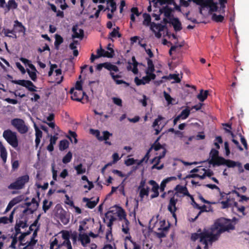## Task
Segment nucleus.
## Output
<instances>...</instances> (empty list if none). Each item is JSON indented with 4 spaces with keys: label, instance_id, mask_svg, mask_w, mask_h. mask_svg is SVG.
I'll list each match as a JSON object with an SVG mask.
<instances>
[{
    "label": "nucleus",
    "instance_id": "obj_1",
    "mask_svg": "<svg viewBox=\"0 0 249 249\" xmlns=\"http://www.w3.org/2000/svg\"><path fill=\"white\" fill-rule=\"evenodd\" d=\"M213 228L214 230H216V233L219 236L225 231L234 230L235 226L231 219L220 217L215 221Z\"/></svg>",
    "mask_w": 249,
    "mask_h": 249
},
{
    "label": "nucleus",
    "instance_id": "obj_2",
    "mask_svg": "<svg viewBox=\"0 0 249 249\" xmlns=\"http://www.w3.org/2000/svg\"><path fill=\"white\" fill-rule=\"evenodd\" d=\"M214 230L212 228V230L204 229L202 232L200 229H199L198 232H200V237L199 241L202 244L208 243V242H213L217 240L219 236L217 233H213Z\"/></svg>",
    "mask_w": 249,
    "mask_h": 249
},
{
    "label": "nucleus",
    "instance_id": "obj_3",
    "mask_svg": "<svg viewBox=\"0 0 249 249\" xmlns=\"http://www.w3.org/2000/svg\"><path fill=\"white\" fill-rule=\"evenodd\" d=\"M29 175H24L18 177L14 182L11 183L8 188L10 190H20L24 188L25 184L29 181Z\"/></svg>",
    "mask_w": 249,
    "mask_h": 249
},
{
    "label": "nucleus",
    "instance_id": "obj_4",
    "mask_svg": "<svg viewBox=\"0 0 249 249\" xmlns=\"http://www.w3.org/2000/svg\"><path fill=\"white\" fill-rule=\"evenodd\" d=\"M3 137L12 147L16 148L18 146V140L16 133L10 129L4 131Z\"/></svg>",
    "mask_w": 249,
    "mask_h": 249
},
{
    "label": "nucleus",
    "instance_id": "obj_5",
    "mask_svg": "<svg viewBox=\"0 0 249 249\" xmlns=\"http://www.w3.org/2000/svg\"><path fill=\"white\" fill-rule=\"evenodd\" d=\"M11 124L20 134H25L28 130L27 126L25 124L24 121L21 119H14L11 121Z\"/></svg>",
    "mask_w": 249,
    "mask_h": 249
},
{
    "label": "nucleus",
    "instance_id": "obj_6",
    "mask_svg": "<svg viewBox=\"0 0 249 249\" xmlns=\"http://www.w3.org/2000/svg\"><path fill=\"white\" fill-rule=\"evenodd\" d=\"M12 83L18 84L25 87L29 91L31 92L36 91V86L30 80H12Z\"/></svg>",
    "mask_w": 249,
    "mask_h": 249
},
{
    "label": "nucleus",
    "instance_id": "obj_7",
    "mask_svg": "<svg viewBox=\"0 0 249 249\" xmlns=\"http://www.w3.org/2000/svg\"><path fill=\"white\" fill-rule=\"evenodd\" d=\"M71 94V99L73 101L78 102H82V100L84 97L87 99H88V96L84 92H81V91H76L74 89H71L70 91Z\"/></svg>",
    "mask_w": 249,
    "mask_h": 249
},
{
    "label": "nucleus",
    "instance_id": "obj_8",
    "mask_svg": "<svg viewBox=\"0 0 249 249\" xmlns=\"http://www.w3.org/2000/svg\"><path fill=\"white\" fill-rule=\"evenodd\" d=\"M166 153V150L165 148H163V150L162 153L159 156H157L152 160L151 163H153L155 162V164L152 167V169H157L160 170L163 168V164H162L160 166H158V164L160 162V160L165 157Z\"/></svg>",
    "mask_w": 249,
    "mask_h": 249
},
{
    "label": "nucleus",
    "instance_id": "obj_9",
    "mask_svg": "<svg viewBox=\"0 0 249 249\" xmlns=\"http://www.w3.org/2000/svg\"><path fill=\"white\" fill-rule=\"evenodd\" d=\"M103 67L109 71H114L115 72L119 71V68L117 66L113 65L110 62L99 64L97 65L96 69L97 70L100 71Z\"/></svg>",
    "mask_w": 249,
    "mask_h": 249
},
{
    "label": "nucleus",
    "instance_id": "obj_10",
    "mask_svg": "<svg viewBox=\"0 0 249 249\" xmlns=\"http://www.w3.org/2000/svg\"><path fill=\"white\" fill-rule=\"evenodd\" d=\"M78 27L77 25H74L72 27V31L73 32V35H72V38H80L82 39L84 36V31L82 29H80L79 30V33L77 32Z\"/></svg>",
    "mask_w": 249,
    "mask_h": 249
},
{
    "label": "nucleus",
    "instance_id": "obj_11",
    "mask_svg": "<svg viewBox=\"0 0 249 249\" xmlns=\"http://www.w3.org/2000/svg\"><path fill=\"white\" fill-rule=\"evenodd\" d=\"M174 11V9L169 7L168 6L166 5L165 6H163L162 8H160L159 12L160 14L163 13L164 16L168 18H171V17H173V16L172 15V13Z\"/></svg>",
    "mask_w": 249,
    "mask_h": 249
},
{
    "label": "nucleus",
    "instance_id": "obj_12",
    "mask_svg": "<svg viewBox=\"0 0 249 249\" xmlns=\"http://www.w3.org/2000/svg\"><path fill=\"white\" fill-rule=\"evenodd\" d=\"M170 23L173 25L176 31H179L182 29L181 22L177 18H170Z\"/></svg>",
    "mask_w": 249,
    "mask_h": 249
},
{
    "label": "nucleus",
    "instance_id": "obj_13",
    "mask_svg": "<svg viewBox=\"0 0 249 249\" xmlns=\"http://www.w3.org/2000/svg\"><path fill=\"white\" fill-rule=\"evenodd\" d=\"M14 28L17 32L23 33L24 35L25 34L26 28L23 25L21 22H19L18 20L14 21Z\"/></svg>",
    "mask_w": 249,
    "mask_h": 249
},
{
    "label": "nucleus",
    "instance_id": "obj_14",
    "mask_svg": "<svg viewBox=\"0 0 249 249\" xmlns=\"http://www.w3.org/2000/svg\"><path fill=\"white\" fill-rule=\"evenodd\" d=\"M99 201V197H97L96 200L91 201L90 199L84 197L83 198V201L86 202V206L89 209H93L97 204Z\"/></svg>",
    "mask_w": 249,
    "mask_h": 249
},
{
    "label": "nucleus",
    "instance_id": "obj_15",
    "mask_svg": "<svg viewBox=\"0 0 249 249\" xmlns=\"http://www.w3.org/2000/svg\"><path fill=\"white\" fill-rule=\"evenodd\" d=\"M175 190L176 191L177 193L182 194L184 196H191L186 186H182L179 184L177 185L175 188Z\"/></svg>",
    "mask_w": 249,
    "mask_h": 249
},
{
    "label": "nucleus",
    "instance_id": "obj_16",
    "mask_svg": "<svg viewBox=\"0 0 249 249\" xmlns=\"http://www.w3.org/2000/svg\"><path fill=\"white\" fill-rule=\"evenodd\" d=\"M79 240L80 241L82 245L84 247H86L87 246V244L89 243L90 241V238L86 233H80L79 234Z\"/></svg>",
    "mask_w": 249,
    "mask_h": 249
},
{
    "label": "nucleus",
    "instance_id": "obj_17",
    "mask_svg": "<svg viewBox=\"0 0 249 249\" xmlns=\"http://www.w3.org/2000/svg\"><path fill=\"white\" fill-rule=\"evenodd\" d=\"M177 201V199H175L174 196L170 198L169 203L168 206V210L170 213H173L176 211L177 208L176 205Z\"/></svg>",
    "mask_w": 249,
    "mask_h": 249
},
{
    "label": "nucleus",
    "instance_id": "obj_18",
    "mask_svg": "<svg viewBox=\"0 0 249 249\" xmlns=\"http://www.w3.org/2000/svg\"><path fill=\"white\" fill-rule=\"evenodd\" d=\"M15 210H13L10 213L9 217L2 216L0 217V224H7L9 222L12 223L13 221L14 214Z\"/></svg>",
    "mask_w": 249,
    "mask_h": 249
},
{
    "label": "nucleus",
    "instance_id": "obj_19",
    "mask_svg": "<svg viewBox=\"0 0 249 249\" xmlns=\"http://www.w3.org/2000/svg\"><path fill=\"white\" fill-rule=\"evenodd\" d=\"M0 157L3 162L6 161L7 152L4 146L3 145L2 142L0 141Z\"/></svg>",
    "mask_w": 249,
    "mask_h": 249
},
{
    "label": "nucleus",
    "instance_id": "obj_20",
    "mask_svg": "<svg viewBox=\"0 0 249 249\" xmlns=\"http://www.w3.org/2000/svg\"><path fill=\"white\" fill-rule=\"evenodd\" d=\"M147 61L148 67L145 71L146 73H154L153 72L155 71V67L152 60L148 58H147Z\"/></svg>",
    "mask_w": 249,
    "mask_h": 249
},
{
    "label": "nucleus",
    "instance_id": "obj_21",
    "mask_svg": "<svg viewBox=\"0 0 249 249\" xmlns=\"http://www.w3.org/2000/svg\"><path fill=\"white\" fill-rule=\"evenodd\" d=\"M226 159L222 157H218L212 162L210 163V164H213V166H220L221 165H225Z\"/></svg>",
    "mask_w": 249,
    "mask_h": 249
},
{
    "label": "nucleus",
    "instance_id": "obj_22",
    "mask_svg": "<svg viewBox=\"0 0 249 249\" xmlns=\"http://www.w3.org/2000/svg\"><path fill=\"white\" fill-rule=\"evenodd\" d=\"M229 168H233L235 166L241 167V163L239 162H236L231 160H226L225 164Z\"/></svg>",
    "mask_w": 249,
    "mask_h": 249
},
{
    "label": "nucleus",
    "instance_id": "obj_23",
    "mask_svg": "<svg viewBox=\"0 0 249 249\" xmlns=\"http://www.w3.org/2000/svg\"><path fill=\"white\" fill-rule=\"evenodd\" d=\"M207 3H208L207 6L210 7L211 12H216L217 11V2H214L213 0H207Z\"/></svg>",
    "mask_w": 249,
    "mask_h": 249
},
{
    "label": "nucleus",
    "instance_id": "obj_24",
    "mask_svg": "<svg viewBox=\"0 0 249 249\" xmlns=\"http://www.w3.org/2000/svg\"><path fill=\"white\" fill-rule=\"evenodd\" d=\"M139 190H140L139 196L141 198V200L142 201L144 196H148L149 193V187L146 186L144 188H142Z\"/></svg>",
    "mask_w": 249,
    "mask_h": 249
},
{
    "label": "nucleus",
    "instance_id": "obj_25",
    "mask_svg": "<svg viewBox=\"0 0 249 249\" xmlns=\"http://www.w3.org/2000/svg\"><path fill=\"white\" fill-rule=\"evenodd\" d=\"M55 41H54V46L56 50H58L59 48V46L61 44H62L64 41L63 37L59 35L56 34L55 35Z\"/></svg>",
    "mask_w": 249,
    "mask_h": 249
},
{
    "label": "nucleus",
    "instance_id": "obj_26",
    "mask_svg": "<svg viewBox=\"0 0 249 249\" xmlns=\"http://www.w3.org/2000/svg\"><path fill=\"white\" fill-rule=\"evenodd\" d=\"M208 95V90H206L204 91L203 89H201L200 91V93L197 95V97L200 101L203 102L207 99Z\"/></svg>",
    "mask_w": 249,
    "mask_h": 249
},
{
    "label": "nucleus",
    "instance_id": "obj_27",
    "mask_svg": "<svg viewBox=\"0 0 249 249\" xmlns=\"http://www.w3.org/2000/svg\"><path fill=\"white\" fill-rule=\"evenodd\" d=\"M109 46H111V44L109 43L107 47V49L109 51L104 52L103 57H106L107 58H112L114 55V51L113 49H109Z\"/></svg>",
    "mask_w": 249,
    "mask_h": 249
},
{
    "label": "nucleus",
    "instance_id": "obj_28",
    "mask_svg": "<svg viewBox=\"0 0 249 249\" xmlns=\"http://www.w3.org/2000/svg\"><path fill=\"white\" fill-rule=\"evenodd\" d=\"M219 152L217 149H215L214 148L212 149L210 153V156L211 157V159L209 161V163H212L213 160H214L217 157H219Z\"/></svg>",
    "mask_w": 249,
    "mask_h": 249
},
{
    "label": "nucleus",
    "instance_id": "obj_29",
    "mask_svg": "<svg viewBox=\"0 0 249 249\" xmlns=\"http://www.w3.org/2000/svg\"><path fill=\"white\" fill-rule=\"evenodd\" d=\"M120 28L119 27H117L116 28H114L113 31L110 32L109 34L108 38H111V37H121V34L119 32Z\"/></svg>",
    "mask_w": 249,
    "mask_h": 249
},
{
    "label": "nucleus",
    "instance_id": "obj_30",
    "mask_svg": "<svg viewBox=\"0 0 249 249\" xmlns=\"http://www.w3.org/2000/svg\"><path fill=\"white\" fill-rule=\"evenodd\" d=\"M146 74L147 75L143 76L142 78L144 85L146 83H149L151 80H154L156 78V75L154 73Z\"/></svg>",
    "mask_w": 249,
    "mask_h": 249
},
{
    "label": "nucleus",
    "instance_id": "obj_31",
    "mask_svg": "<svg viewBox=\"0 0 249 249\" xmlns=\"http://www.w3.org/2000/svg\"><path fill=\"white\" fill-rule=\"evenodd\" d=\"M117 215L121 220H124V222H125L126 220H128L126 218V214L124 210L122 208H120V209L118 211Z\"/></svg>",
    "mask_w": 249,
    "mask_h": 249
},
{
    "label": "nucleus",
    "instance_id": "obj_32",
    "mask_svg": "<svg viewBox=\"0 0 249 249\" xmlns=\"http://www.w3.org/2000/svg\"><path fill=\"white\" fill-rule=\"evenodd\" d=\"M143 17L144 18V20L143 21V24L145 26H148L152 23L151 22V18L150 15L147 13H144L143 14Z\"/></svg>",
    "mask_w": 249,
    "mask_h": 249
},
{
    "label": "nucleus",
    "instance_id": "obj_33",
    "mask_svg": "<svg viewBox=\"0 0 249 249\" xmlns=\"http://www.w3.org/2000/svg\"><path fill=\"white\" fill-rule=\"evenodd\" d=\"M69 142L67 140H63L60 141L59 145V150L63 151L68 148Z\"/></svg>",
    "mask_w": 249,
    "mask_h": 249
},
{
    "label": "nucleus",
    "instance_id": "obj_34",
    "mask_svg": "<svg viewBox=\"0 0 249 249\" xmlns=\"http://www.w3.org/2000/svg\"><path fill=\"white\" fill-rule=\"evenodd\" d=\"M7 11L10 10L11 9H16L18 7V4L14 0H9L8 3L5 5Z\"/></svg>",
    "mask_w": 249,
    "mask_h": 249
},
{
    "label": "nucleus",
    "instance_id": "obj_35",
    "mask_svg": "<svg viewBox=\"0 0 249 249\" xmlns=\"http://www.w3.org/2000/svg\"><path fill=\"white\" fill-rule=\"evenodd\" d=\"M164 26L161 24H156L154 22H152L150 26V29L153 32H155L154 28L159 30L160 32L163 31Z\"/></svg>",
    "mask_w": 249,
    "mask_h": 249
},
{
    "label": "nucleus",
    "instance_id": "obj_36",
    "mask_svg": "<svg viewBox=\"0 0 249 249\" xmlns=\"http://www.w3.org/2000/svg\"><path fill=\"white\" fill-rule=\"evenodd\" d=\"M52 204V201L49 202L46 199L43 200L42 209L44 213H46L51 208Z\"/></svg>",
    "mask_w": 249,
    "mask_h": 249
},
{
    "label": "nucleus",
    "instance_id": "obj_37",
    "mask_svg": "<svg viewBox=\"0 0 249 249\" xmlns=\"http://www.w3.org/2000/svg\"><path fill=\"white\" fill-rule=\"evenodd\" d=\"M148 184L151 185L152 187L151 191L153 193L159 191V184L154 180H150L148 181Z\"/></svg>",
    "mask_w": 249,
    "mask_h": 249
},
{
    "label": "nucleus",
    "instance_id": "obj_38",
    "mask_svg": "<svg viewBox=\"0 0 249 249\" xmlns=\"http://www.w3.org/2000/svg\"><path fill=\"white\" fill-rule=\"evenodd\" d=\"M224 17L222 15H217L214 13L212 15V19L216 22H222L224 20Z\"/></svg>",
    "mask_w": 249,
    "mask_h": 249
},
{
    "label": "nucleus",
    "instance_id": "obj_39",
    "mask_svg": "<svg viewBox=\"0 0 249 249\" xmlns=\"http://www.w3.org/2000/svg\"><path fill=\"white\" fill-rule=\"evenodd\" d=\"M72 153L71 152L69 151L67 153V154L63 157L62 159V162L64 163H68L70 162L72 159Z\"/></svg>",
    "mask_w": 249,
    "mask_h": 249
},
{
    "label": "nucleus",
    "instance_id": "obj_40",
    "mask_svg": "<svg viewBox=\"0 0 249 249\" xmlns=\"http://www.w3.org/2000/svg\"><path fill=\"white\" fill-rule=\"evenodd\" d=\"M103 136L98 138V140L100 141H107L109 139L110 136H112V134L107 131L103 132Z\"/></svg>",
    "mask_w": 249,
    "mask_h": 249
},
{
    "label": "nucleus",
    "instance_id": "obj_41",
    "mask_svg": "<svg viewBox=\"0 0 249 249\" xmlns=\"http://www.w3.org/2000/svg\"><path fill=\"white\" fill-rule=\"evenodd\" d=\"M20 228L24 229L28 227L27 224V218L24 219V220H19V221H17L16 224Z\"/></svg>",
    "mask_w": 249,
    "mask_h": 249
},
{
    "label": "nucleus",
    "instance_id": "obj_42",
    "mask_svg": "<svg viewBox=\"0 0 249 249\" xmlns=\"http://www.w3.org/2000/svg\"><path fill=\"white\" fill-rule=\"evenodd\" d=\"M160 227L158 229V231H167L169 228V225L168 226H165L166 222L165 220L160 221Z\"/></svg>",
    "mask_w": 249,
    "mask_h": 249
},
{
    "label": "nucleus",
    "instance_id": "obj_43",
    "mask_svg": "<svg viewBox=\"0 0 249 249\" xmlns=\"http://www.w3.org/2000/svg\"><path fill=\"white\" fill-rule=\"evenodd\" d=\"M74 168L76 170L77 174L78 175L82 174L86 172V169L83 168V165L82 163H80L75 166Z\"/></svg>",
    "mask_w": 249,
    "mask_h": 249
},
{
    "label": "nucleus",
    "instance_id": "obj_44",
    "mask_svg": "<svg viewBox=\"0 0 249 249\" xmlns=\"http://www.w3.org/2000/svg\"><path fill=\"white\" fill-rule=\"evenodd\" d=\"M18 202V201L17 200L16 198H14L12 199L11 201H10L6 208L4 213H6L9 211H10L11 209Z\"/></svg>",
    "mask_w": 249,
    "mask_h": 249
},
{
    "label": "nucleus",
    "instance_id": "obj_45",
    "mask_svg": "<svg viewBox=\"0 0 249 249\" xmlns=\"http://www.w3.org/2000/svg\"><path fill=\"white\" fill-rule=\"evenodd\" d=\"M27 72L29 74L30 78L33 81H36V71H30L29 69H27Z\"/></svg>",
    "mask_w": 249,
    "mask_h": 249
},
{
    "label": "nucleus",
    "instance_id": "obj_46",
    "mask_svg": "<svg viewBox=\"0 0 249 249\" xmlns=\"http://www.w3.org/2000/svg\"><path fill=\"white\" fill-rule=\"evenodd\" d=\"M190 113V109L188 108H186L181 112V113L179 115V116H180V118L181 117L182 119H185L189 116Z\"/></svg>",
    "mask_w": 249,
    "mask_h": 249
},
{
    "label": "nucleus",
    "instance_id": "obj_47",
    "mask_svg": "<svg viewBox=\"0 0 249 249\" xmlns=\"http://www.w3.org/2000/svg\"><path fill=\"white\" fill-rule=\"evenodd\" d=\"M69 136H68V138L71 140V141L72 142V140L71 139V138L72 137L74 139V143H77L78 141H77V139H76V137H77L76 133L74 131L69 130Z\"/></svg>",
    "mask_w": 249,
    "mask_h": 249
},
{
    "label": "nucleus",
    "instance_id": "obj_48",
    "mask_svg": "<svg viewBox=\"0 0 249 249\" xmlns=\"http://www.w3.org/2000/svg\"><path fill=\"white\" fill-rule=\"evenodd\" d=\"M105 217L107 219H108L109 221H114L116 220V218L113 215L111 211H108L105 214Z\"/></svg>",
    "mask_w": 249,
    "mask_h": 249
},
{
    "label": "nucleus",
    "instance_id": "obj_49",
    "mask_svg": "<svg viewBox=\"0 0 249 249\" xmlns=\"http://www.w3.org/2000/svg\"><path fill=\"white\" fill-rule=\"evenodd\" d=\"M125 222L126 224V227H124V225H122V231L125 234H129V228L128 227L129 225V222L128 220H126Z\"/></svg>",
    "mask_w": 249,
    "mask_h": 249
},
{
    "label": "nucleus",
    "instance_id": "obj_50",
    "mask_svg": "<svg viewBox=\"0 0 249 249\" xmlns=\"http://www.w3.org/2000/svg\"><path fill=\"white\" fill-rule=\"evenodd\" d=\"M162 148L163 147L160 143H154L149 149L151 150L152 149H153L157 151Z\"/></svg>",
    "mask_w": 249,
    "mask_h": 249
},
{
    "label": "nucleus",
    "instance_id": "obj_51",
    "mask_svg": "<svg viewBox=\"0 0 249 249\" xmlns=\"http://www.w3.org/2000/svg\"><path fill=\"white\" fill-rule=\"evenodd\" d=\"M84 181H87L89 184L88 190H90L92 188H93L94 185L92 182L89 180L88 177L86 176H83L81 178Z\"/></svg>",
    "mask_w": 249,
    "mask_h": 249
},
{
    "label": "nucleus",
    "instance_id": "obj_52",
    "mask_svg": "<svg viewBox=\"0 0 249 249\" xmlns=\"http://www.w3.org/2000/svg\"><path fill=\"white\" fill-rule=\"evenodd\" d=\"M137 160L133 158H129L125 160L124 163L126 166H130L136 163Z\"/></svg>",
    "mask_w": 249,
    "mask_h": 249
},
{
    "label": "nucleus",
    "instance_id": "obj_53",
    "mask_svg": "<svg viewBox=\"0 0 249 249\" xmlns=\"http://www.w3.org/2000/svg\"><path fill=\"white\" fill-rule=\"evenodd\" d=\"M125 178L124 179V180L122 182V183L119 185V186L118 187V188H119V191L124 196H125V193L124 191V186L125 184L124 183V181L125 180Z\"/></svg>",
    "mask_w": 249,
    "mask_h": 249
},
{
    "label": "nucleus",
    "instance_id": "obj_54",
    "mask_svg": "<svg viewBox=\"0 0 249 249\" xmlns=\"http://www.w3.org/2000/svg\"><path fill=\"white\" fill-rule=\"evenodd\" d=\"M113 222L114 221H109V222L107 224V227H110V230L108 231L106 233V238L107 240H109V235H111V227L113 224Z\"/></svg>",
    "mask_w": 249,
    "mask_h": 249
},
{
    "label": "nucleus",
    "instance_id": "obj_55",
    "mask_svg": "<svg viewBox=\"0 0 249 249\" xmlns=\"http://www.w3.org/2000/svg\"><path fill=\"white\" fill-rule=\"evenodd\" d=\"M107 2H110V6L111 7V12L113 13L116 10V3L114 0H108Z\"/></svg>",
    "mask_w": 249,
    "mask_h": 249
},
{
    "label": "nucleus",
    "instance_id": "obj_56",
    "mask_svg": "<svg viewBox=\"0 0 249 249\" xmlns=\"http://www.w3.org/2000/svg\"><path fill=\"white\" fill-rule=\"evenodd\" d=\"M12 241L10 246V247L12 249H16V245L18 242V237L16 236H12Z\"/></svg>",
    "mask_w": 249,
    "mask_h": 249
},
{
    "label": "nucleus",
    "instance_id": "obj_57",
    "mask_svg": "<svg viewBox=\"0 0 249 249\" xmlns=\"http://www.w3.org/2000/svg\"><path fill=\"white\" fill-rule=\"evenodd\" d=\"M62 237L63 239L65 240V241H70V234L68 231H63Z\"/></svg>",
    "mask_w": 249,
    "mask_h": 249
},
{
    "label": "nucleus",
    "instance_id": "obj_58",
    "mask_svg": "<svg viewBox=\"0 0 249 249\" xmlns=\"http://www.w3.org/2000/svg\"><path fill=\"white\" fill-rule=\"evenodd\" d=\"M169 77L171 79H174L176 83H179L181 81L178 74H171L169 75Z\"/></svg>",
    "mask_w": 249,
    "mask_h": 249
},
{
    "label": "nucleus",
    "instance_id": "obj_59",
    "mask_svg": "<svg viewBox=\"0 0 249 249\" xmlns=\"http://www.w3.org/2000/svg\"><path fill=\"white\" fill-rule=\"evenodd\" d=\"M30 95L33 96V97L30 98L31 101L32 102H36L40 98V95L38 94L32 93Z\"/></svg>",
    "mask_w": 249,
    "mask_h": 249
},
{
    "label": "nucleus",
    "instance_id": "obj_60",
    "mask_svg": "<svg viewBox=\"0 0 249 249\" xmlns=\"http://www.w3.org/2000/svg\"><path fill=\"white\" fill-rule=\"evenodd\" d=\"M162 119H163V117L160 115H159L158 118L156 119L154 121L152 124V127H155L157 125H158L159 122L162 120Z\"/></svg>",
    "mask_w": 249,
    "mask_h": 249
},
{
    "label": "nucleus",
    "instance_id": "obj_61",
    "mask_svg": "<svg viewBox=\"0 0 249 249\" xmlns=\"http://www.w3.org/2000/svg\"><path fill=\"white\" fill-rule=\"evenodd\" d=\"M200 233H192L191 236V239L193 241H196L198 239H200Z\"/></svg>",
    "mask_w": 249,
    "mask_h": 249
},
{
    "label": "nucleus",
    "instance_id": "obj_62",
    "mask_svg": "<svg viewBox=\"0 0 249 249\" xmlns=\"http://www.w3.org/2000/svg\"><path fill=\"white\" fill-rule=\"evenodd\" d=\"M163 94L165 99L167 101L168 104L171 103L172 98L170 94L167 93L166 91H164Z\"/></svg>",
    "mask_w": 249,
    "mask_h": 249
},
{
    "label": "nucleus",
    "instance_id": "obj_63",
    "mask_svg": "<svg viewBox=\"0 0 249 249\" xmlns=\"http://www.w3.org/2000/svg\"><path fill=\"white\" fill-rule=\"evenodd\" d=\"M35 129L36 132V137L41 138L42 136V132L36 125H35Z\"/></svg>",
    "mask_w": 249,
    "mask_h": 249
},
{
    "label": "nucleus",
    "instance_id": "obj_64",
    "mask_svg": "<svg viewBox=\"0 0 249 249\" xmlns=\"http://www.w3.org/2000/svg\"><path fill=\"white\" fill-rule=\"evenodd\" d=\"M113 103L119 106H122V101L120 98H117V97H114L112 98Z\"/></svg>",
    "mask_w": 249,
    "mask_h": 249
}]
</instances>
